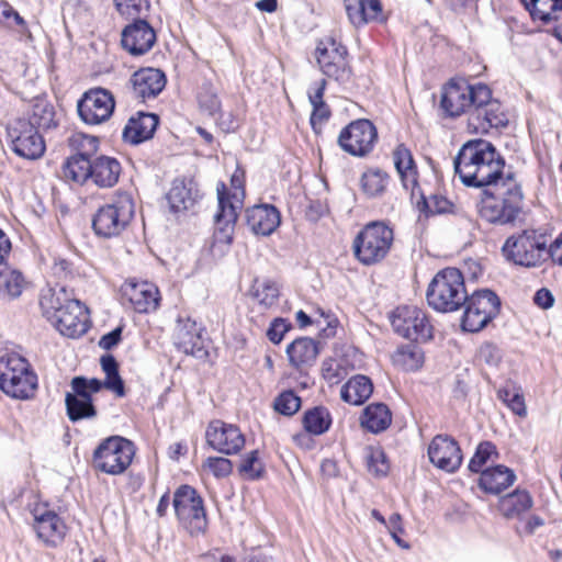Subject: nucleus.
I'll use <instances>...</instances> for the list:
<instances>
[{"label": "nucleus", "instance_id": "1", "mask_svg": "<svg viewBox=\"0 0 562 562\" xmlns=\"http://www.w3.org/2000/svg\"><path fill=\"white\" fill-rule=\"evenodd\" d=\"M454 172L470 188H482L506 177V161L495 145L483 138L465 142L454 161Z\"/></svg>", "mask_w": 562, "mask_h": 562}, {"label": "nucleus", "instance_id": "2", "mask_svg": "<svg viewBox=\"0 0 562 562\" xmlns=\"http://www.w3.org/2000/svg\"><path fill=\"white\" fill-rule=\"evenodd\" d=\"M524 200L522 187L517 175L507 171L506 177L482 187L476 212L487 224L510 225L522 215Z\"/></svg>", "mask_w": 562, "mask_h": 562}, {"label": "nucleus", "instance_id": "3", "mask_svg": "<svg viewBox=\"0 0 562 562\" xmlns=\"http://www.w3.org/2000/svg\"><path fill=\"white\" fill-rule=\"evenodd\" d=\"M502 255L515 266L540 268L551 259L550 234L543 228L533 227L516 232L506 238Z\"/></svg>", "mask_w": 562, "mask_h": 562}, {"label": "nucleus", "instance_id": "4", "mask_svg": "<svg viewBox=\"0 0 562 562\" xmlns=\"http://www.w3.org/2000/svg\"><path fill=\"white\" fill-rule=\"evenodd\" d=\"M216 193L218 207L215 214V236L220 241L231 244L234 226L246 198V170L240 164H237L232 173L229 186L224 181L217 182Z\"/></svg>", "mask_w": 562, "mask_h": 562}, {"label": "nucleus", "instance_id": "5", "mask_svg": "<svg viewBox=\"0 0 562 562\" xmlns=\"http://www.w3.org/2000/svg\"><path fill=\"white\" fill-rule=\"evenodd\" d=\"M394 228L385 221H371L355 235L351 250L355 260L364 267L382 263L394 246Z\"/></svg>", "mask_w": 562, "mask_h": 562}, {"label": "nucleus", "instance_id": "6", "mask_svg": "<svg viewBox=\"0 0 562 562\" xmlns=\"http://www.w3.org/2000/svg\"><path fill=\"white\" fill-rule=\"evenodd\" d=\"M467 299L464 276L454 267L439 270L430 281L426 292L428 305L440 313L459 311Z\"/></svg>", "mask_w": 562, "mask_h": 562}, {"label": "nucleus", "instance_id": "7", "mask_svg": "<svg viewBox=\"0 0 562 562\" xmlns=\"http://www.w3.org/2000/svg\"><path fill=\"white\" fill-rule=\"evenodd\" d=\"M38 387V378L32 364L18 352L0 357V390L11 398L30 400Z\"/></svg>", "mask_w": 562, "mask_h": 562}, {"label": "nucleus", "instance_id": "8", "mask_svg": "<svg viewBox=\"0 0 562 562\" xmlns=\"http://www.w3.org/2000/svg\"><path fill=\"white\" fill-rule=\"evenodd\" d=\"M135 454L136 447L132 440L117 435L109 436L94 448L91 468L95 472L117 476L128 470Z\"/></svg>", "mask_w": 562, "mask_h": 562}, {"label": "nucleus", "instance_id": "9", "mask_svg": "<svg viewBox=\"0 0 562 562\" xmlns=\"http://www.w3.org/2000/svg\"><path fill=\"white\" fill-rule=\"evenodd\" d=\"M172 506L179 525L191 536L205 535L209 518L200 493L189 484H181L173 493Z\"/></svg>", "mask_w": 562, "mask_h": 562}, {"label": "nucleus", "instance_id": "10", "mask_svg": "<svg viewBox=\"0 0 562 562\" xmlns=\"http://www.w3.org/2000/svg\"><path fill=\"white\" fill-rule=\"evenodd\" d=\"M314 57L327 81L346 85L352 79L349 50L335 35H327L316 42Z\"/></svg>", "mask_w": 562, "mask_h": 562}, {"label": "nucleus", "instance_id": "11", "mask_svg": "<svg viewBox=\"0 0 562 562\" xmlns=\"http://www.w3.org/2000/svg\"><path fill=\"white\" fill-rule=\"evenodd\" d=\"M135 204L127 192H116L111 202L100 206L92 218V229L103 238L120 236L134 217Z\"/></svg>", "mask_w": 562, "mask_h": 562}, {"label": "nucleus", "instance_id": "12", "mask_svg": "<svg viewBox=\"0 0 562 562\" xmlns=\"http://www.w3.org/2000/svg\"><path fill=\"white\" fill-rule=\"evenodd\" d=\"M390 322L398 336L412 342L424 344L434 339L431 317L417 305H398L392 311Z\"/></svg>", "mask_w": 562, "mask_h": 562}, {"label": "nucleus", "instance_id": "13", "mask_svg": "<svg viewBox=\"0 0 562 562\" xmlns=\"http://www.w3.org/2000/svg\"><path fill=\"white\" fill-rule=\"evenodd\" d=\"M485 98L486 85H471L464 78H452L442 88L440 106L447 116L459 117Z\"/></svg>", "mask_w": 562, "mask_h": 562}, {"label": "nucleus", "instance_id": "14", "mask_svg": "<svg viewBox=\"0 0 562 562\" xmlns=\"http://www.w3.org/2000/svg\"><path fill=\"white\" fill-rule=\"evenodd\" d=\"M31 514L33 517L32 529L45 548L56 549L65 542L69 533V526L47 502L34 504Z\"/></svg>", "mask_w": 562, "mask_h": 562}, {"label": "nucleus", "instance_id": "15", "mask_svg": "<svg viewBox=\"0 0 562 562\" xmlns=\"http://www.w3.org/2000/svg\"><path fill=\"white\" fill-rule=\"evenodd\" d=\"M461 317V327L464 331L477 333L487 326L501 311V300L488 289L474 291L468 294Z\"/></svg>", "mask_w": 562, "mask_h": 562}, {"label": "nucleus", "instance_id": "16", "mask_svg": "<svg viewBox=\"0 0 562 562\" xmlns=\"http://www.w3.org/2000/svg\"><path fill=\"white\" fill-rule=\"evenodd\" d=\"M248 319L260 326L277 311L281 297L280 283L271 278H254L249 289Z\"/></svg>", "mask_w": 562, "mask_h": 562}, {"label": "nucleus", "instance_id": "17", "mask_svg": "<svg viewBox=\"0 0 562 562\" xmlns=\"http://www.w3.org/2000/svg\"><path fill=\"white\" fill-rule=\"evenodd\" d=\"M70 392L65 395L66 415L71 423L92 420L98 417V408L93 395L99 393V383L88 381L83 375L74 376Z\"/></svg>", "mask_w": 562, "mask_h": 562}, {"label": "nucleus", "instance_id": "18", "mask_svg": "<svg viewBox=\"0 0 562 562\" xmlns=\"http://www.w3.org/2000/svg\"><path fill=\"white\" fill-rule=\"evenodd\" d=\"M379 140L378 128L369 119H356L348 123L338 134L339 148L352 156L363 158L369 156Z\"/></svg>", "mask_w": 562, "mask_h": 562}, {"label": "nucleus", "instance_id": "19", "mask_svg": "<svg viewBox=\"0 0 562 562\" xmlns=\"http://www.w3.org/2000/svg\"><path fill=\"white\" fill-rule=\"evenodd\" d=\"M5 132L11 149L18 156L35 160L44 155L46 146L40 128L33 126L25 117L10 120Z\"/></svg>", "mask_w": 562, "mask_h": 562}, {"label": "nucleus", "instance_id": "20", "mask_svg": "<svg viewBox=\"0 0 562 562\" xmlns=\"http://www.w3.org/2000/svg\"><path fill=\"white\" fill-rule=\"evenodd\" d=\"M116 101L113 93L102 87L85 91L77 102L80 120L87 125H100L108 122L114 113Z\"/></svg>", "mask_w": 562, "mask_h": 562}, {"label": "nucleus", "instance_id": "21", "mask_svg": "<svg viewBox=\"0 0 562 562\" xmlns=\"http://www.w3.org/2000/svg\"><path fill=\"white\" fill-rule=\"evenodd\" d=\"M476 102L467 120V131L470 134L486 135L492 130H501L508 125V116L498 100L493 99L492 90L487 87V98Z\"/></svg>", "mask_w": 562, "mask_h": 562}, {"label": "nucleus", "instance_id": "22", "mask_svg": "<svg viewBox=\"0 0 562 562\" xmlns=\"http://www.w3.org/2000/svg\"><path fill=\"white\" fill-rule=\"evenodd\" d=\"M77 173L66 182L78 186L86 184L89 180L98 188H112L120 179L122 172L121 162L111 156L100 155L94 157L88 167H77Z\"/></svg>", "mask_w": 562, "mask_h": 562}, {"label": "nucleus", "instance_id": "23", "mask_svg": "<svg viewBox=\"0 0 562 562\" xmlns=\"http://www.w3.org/2000/svg\"><path fill=\"white\" fill-rule=\"evenodd\" d=\"M120 292L122 304L138 314L153 313L160 305L161 295L158 286L147 280L128 278L121 285Z\"/></svg>", "mask_w": 562, "mask_h": 562}, {"label": "nucleus", "instance_id": "24", "mask_svg": "<svg viewBox=\"0 0 562 562\" xmlns=\"http://www.w3.org/2000/svg\"><path fill=\"white\" fill-rule=\"evenodd\" d=\"M205 442L223 456H236L245 448L246 437L237 425L212 419L205 429Z\"/></svg>", "mask_w": 562, "mask_h": 562}, {"label": "nucleus", "instance_id": "25", "mask_svg": "<svg viewBox=\"0 0 562 562\" xmlns=\"http://www.w3.org/2000/svg\"><path fill=\"white\" fill-rule=\"evenodd\" d=\"M428 458L437 469L447 473L457 472L463 461L459 442L450 435H436L428 445Z\"/></svg>", "mask_w": 562, "mask_h": 562}, {"label": "nucleus", "instance_id": "26", "mask_svg": "<svg viewBox=\"0 0 562 562\" xmlns=\"http://www.w3.org/2000/svg\"><path fill=\"white\" fill-rule=\"evenodd\" d=\"M68 146L74 151L66 158L60 168V177L67 181L77 173V167H88L97 155L100 146L99 138L83 133H74L68 139Z\"/></svg>", "mask_w": 562, "mask_h": 562}, {"label": "nucleus", "instance_id": "27", "mask_svg": "<svg viewBox=\"0 0 562 562\" xmlns=\"http://www.w3.org/2000/svg\"><path fill=\"white\" fill-rule=\"evenodd\" d=\"M391 159L402 187L414 196L420 191V172L412 149L405 143H398L391 151Z\"/></svg>", "mask_w": 562, "mask_h": 562}, {"label": "nucleus", "instance_id": "28", "mask_svg": "<svg viewBox=\"0 0 562 562\" xmlns=\"http://www.w3.org/2000/svg\"><path fill=\"white\" fill-rule=\"evenodd\" d=\"M321 350L318 340L307 336L296 337L285 348L289 367L301 375L307 374L316 363Z\"/></svg>", "mask_w": 562, "mask_h": 562}, {"label": "nucleus", "instance_id": "29", "mask_svg": "<svg viewBox=\"0 0 562 562\" xmlns=\"http://www.w3.org/2000/svg\"><path fill=\"white\" fill-rule=\"evenodd\" d=\"M342 3L349 23L356 29L389 20L382 0H342Z\"/></svg>", "mask_w": 562, "mask_h": 562}, {"label": "nucleus", "instance_id": "30", "mask_svg": "<svg viewBox=\"0 0 562 562\" xmlns=\"http://www.w3.org/2000/svg\"><path fill=\"white\" fill-rule=\"evenodd\" d=\"M132 95L142 101L155 99L165 89L167 77L158 68L144 67L136 70L128 80Z\"/></svg>", "mask_w": 562, "mask_h": 562}, {"label": "nucleus", "instance_id": "31", "mask_svg": "<svg viewBox=\"0 0 562 562\" xmlns=\"http://www.w3.org/2000/svg\"><path fill=\"white\" fill-rule=\"evenodd\" d=\"M56 329L65 337L79 338L85 335L89 327L88 308L79 300L66 305L64 312L52 319Z\"/></svg>", "mask_w": 562, "mask_h": 562}, {"label": "nucleus", "instance_id": "32", "mask_svg": "<svg viewBox=\"0 0 562 562\" xmlns=\"http://www.w3.org/2000/svg\"><path fill=\"white\" fill-rule=\"evenodd\" d=\"M203 328L190 316L179 317L175 331V345L178 350L194 357L206 355L202 337Z\"/></svg>", "mask_w": 562, "mask_h": 562}, {"label": "nucleus", "instance_id": "33", "mask_svg": "<svg viewBox=\"0 0 562 562\" xmlns=\"http://www.w3.org/2000/svg\"><path fill=\"white\" fill-rule=\"evenodd\" d=\"M121 43L131 55H144L155 45L156 33L146 19L135 20L123 29Z\"/></svg>", "mask_w": 562, "mask_h": 562}, {"label": "nucleus", "instance_id": "34", "mask_svg": "<svg viewBox=\"0 0 562 562\" xmlns=\"http://www.w3.org/2000/svg\"><path fill=\"white\" fill-rule=\"evenodd\" d=\"M160 119L155 113L138 111L125 124L122 133L123 140L138 145L153 138Z\"/></svg>", "mask_w": 562, "mask_h": 562}, {"label": "nucleus", "instance_id": "35", "mask_svg": "<svg viewBox=\"0 0 562 562\" xmlns=\"http://www.w3.org/2000/svg\"><path fill=\"white\" fill-rule=\"evenodd\" d=\"M246 220L252 233L269 236L279 227L281 215L274 205L258 204L247 209Z\"/></svg>", "mask_w": 562, "mask_h": 562}, {"label": "nucleus", "instance_id": "36", "mask_svg": "<svg viewBox=\"0 0 562 562\" xmlns=\"http://www.w3.org/2000/svg\"><path fill=\"white\" fill-rule=\"evenodd\" d=\"M326 88L327 80L319 79L307 90V98L312 105L310 124L317 135L322 134L324 125L329 121L333 114L329 105L324 100Z\"/></svg>", "mask_w": 562, "mask_h": 562}, {"label": "nucleus", "instance_id": "37", "mask_svg": "<svg viewBox=\"0 0 562 562\" xmlns=\"http://www.w3.org/2000/svg\"><path fill=\"white\" fill-rule=\"evenodd\" d=\"M516 481V474L506 465L497 464L484 469L477 479V486L490 495H499Z\"/></svg>", "mask_w": 562, "mask_h": 562}, {"label": "nucleus", "instance_id": "38", "mask_svg": "<svg viewBox=\"0 0 562 562\" xmlns=\"http://www.w3.org/2000/svg\"><path fill=\"white\" fill-rule=\"evenodd\" d=\"M392 420L393 415L390 407L381 402L367 405L359 418L361 428L371 434L385 431L391 426Z\"/></svg>", "mask_w": 562, "mask_h": 562}, {"label": "nucleus", "instance_id": "39", "mask_svg": "<svg viewBox=\"0 0 562 562\" xmlns=\"http://www.w3.org/2000/svg\"><path fill=\"white\" fill-rule=\"evenodd\" d=\"M200 198V191L193 180H175L167 199L170 209L175 212L187 211L192 207Z\"/></svg>", "mask_w": 562, "mask_h": 562}, {"label": "nucleus", "instance_id": "40", "mask_svg": "<svg viewBox=\"0 0 562 562\" xmlns=\"http://www.w3.org/2000/svg\"><path fill=\"white\" fill-rule=\"evenodd\" d=\"M101 369L105 375L104 380L98 378H88V381L99 383V391L105 389L121 398L126 395V389L122 376L120 375V366L115 357L111 353L101 356Z\"/></svg>", "mask_w": 562, "mask_h": 562}, {"label": "nucleus", "instance_id": "41", "mask_svg": "<svg viewBox=\"0 0 562 562\" xmlns=\"http://www.w3.org/2000/svg\"><path fill=\"white\" fill-rule=\"evenodd\" d=\"M77 301L74 290H68L66 285L56 283L42 295L40 304L44 315L52 321L61 311L64 312L68 303Z\"/></svg>", "mask_w": 562, "mask_h": 562}, {"label": "nucleus", "instance_id": "42", "mask_svg": "<svg viewBox=\"0 0 562 562\" xmlns=\"http://www.w3.org/2000/svg\"><path fill=\"white\" fill-rule=\"evenodd\" d=\"M533 506V498L527 490L516 488L498 501V509L507 519L520 518Z\"/></svg>", "mask_w": 562, "mask_h": 562}, {"label": "nucleus", "instance_id": "43", "mask_svg": "<svg viewBox=\"0 0 562 562\" xmlns=\"http://www.w3.org/2000/svg\"><path fill=\"white\" fill-rule=\"evenodd\" d=\"M533 22L547 25L557 22L562 14V0H520Z\"/></svg>", "mask_w": 562, "mask_h": 562}, {"label": "nucleus", "instance_id": "44", "mask_svg": "<svg viewBox=\"0 0 562 562\" xmlns=\"http://www.w3.org/2000/svg\"><path fill=\"white\" fill-rule=\"evenodd\" d=\"M360 190L369 199L385 194L391 183V176L379 167L366 169L360 177Z\"/></svg>", "mask_w": 562, "mask_h": 562}, {"label": "nucleus", "instance_id": "45", "mask_svg": "<svg viewBox=\"0 0 562 562\" xmlns=\"http://www.w3.org/2000/svg\"><path fill=\"white\" fill-rule=\"evenodd\" d=\"M392 363L397 369L405 372L419 370L425 362V353L416 342L402 344L391 357Z\"/></svg>", "mask_w": 562, "mask_h": 562}, {"label": "nucleus", "instance_id": "46", "mask_svg": "<svg viewBox=\"0 0 562 562\" xmlns=\"http://www.w3.org/2000/svg\"><path fill=\"white\" fill-rule=\"evenodd\" d=\"M373 393V383L362 374L351 376L341 387V400L351 405L363 404Z\"/></svg>", "mask_w": 562, "mask_h": 562}, {"label": "nucleus", "instance_id": "47", "mask_svg": "<svg viewBox=\"0 0 562 562\" xmlns=\"http://www.w3.org/2000/svg\"><path fill=\"white\" fill-rule=\"evenodd\" d=\"M333 424V417L329 409L325 406H314L304 412L302 425L304 430L313 436H321L329 430Z\"/></svg>", "mask_w": 562, "mask_h": 562}, {"label": "nucleus", "instance_id": "48", "mask_svg": "<svg viewBox=\"0 0 562 562\" xmlns=\"http://www.w3.org/2000/svg\"><path fill=\"white\" fill-rule=\"evenodd\" d=\"M195 100L201 113L214 117L221 112L222 102L217 87L210 80L202 81L195 92Z\"/></svg>", "mask_w": 562, "mask_h": 562}, {"label": "nucleus", "instance_id": "49", "mask_svg": "<svg viewBox=\"0 0 562 562\" xmlns=\"http://www.w3.org/2000/svg\"><path fill=\"white\" fill-rule=\"evenodd\" d=\"M24 117L40 130H48L56 126L55 109L45 98L33 99L27 116Z\"/></svg>", "mask_w": 562, "mask_h": 562}, {"label": "nucleus", "instance_id": "50", "mask_svg": "<svg viewBox=\"0 0 562 562\" xmlns=\"http://www.w3.org/2000/svg\"><path fill=\"white\" fill-rule=\"evenodd\" d=\"M29 282L24 276L14 269L1 268L0 270V296L13 300L19 297L27 288Z\"/></svg>", "mask_w": 562, "mask_h": 562}, {"label": "nucleus", "instance_id": "51", "mask_svg": "<svg viewBox=\"0 0 562 562\" xmlns=\"http://www.w3.org/2000/svg\"><path fill=\"white\" fill-rule=\"evenodd\" d=\"M355 367L345 356L327 357L321 367L322 378L330 385L339 384Z\"/></svg>", "mask_w": 562, "mask_h": 562}, {"label": "nucleus", "instance_id": "52", "mask_svg": "<svg viewBox=\"0 0 562 562\" xmlns=\"http://www.w3.org/2000/svg\"><path fill=\"white\" fill-rule=\"evenodd\" d=\"M418 210L427 217L441 214H456L458 206L454 202L442 194H431L429 198L420 194L417 201Z\"/></svg>", "mask_w": 562, "mask_h": 562}, {"label": "nucleus", "instance_id": "53", "mask_svg": "<svg viewBox=\"0 0 562 562\" xmlns=\"http://www.w3.org/2000/svg\"><path fill=\"white\" fill-rule=\"evenodd\" d=\"M237 471L240 477L247 481H257L262 479L266 474V465L261 460L260 451L255 449L243 456Z\"/></svg>", "mask_w": 562, "mask_h": 562}, {"label": "nucleus", "instance_id": "54", "mask_svg": "<svg viewBox=\"0 0 562 562\" xmlns=\"http://www.w3.org/2000/svg\"><path fill=\"white\" fill-rule=\"evenodd\" d=\"M497 397L501 400L515 415L525 418L527 416V407L521 389L515 384H507L497 391Z\"/></svg>", "mask_w": 562, "mask_h": 562}, {"label": "nucleus", "instance_id": "55", "mask_svg": "<svg viewBox=\"0 0 562 562\" xmlns=\"http://www.w3.org/2000/svg\"><path fill=\"white\" fill-rule=\"evenodd\" d=\"M498 457L497 448L492 441H481L469 461L468 469L473 473H481L490 460L498 459Z\"/></svg>", "mask_w": 562, "mask_h": 562}, {"label": "nucleus", "instance_id": "56", "mask_svg": "<svg viewBox=\"0 0 562 562\" xmlns=\"http://www.w3.org/2000/svg\"><path fill=\"white\" fill-rule=\"evenodd\" d=\"M234 470V463L224 456L207 457L201 464V473L212 475L217 480L228 477Z\"/></svg>", "mask_w": 562, "mask_h": 562}, {"label": "nucleus", "instance_id": "57", "mask_svg": "<svg viewBox=\"0 0 562 562\" xmlns=\"http://www.w3.org/2000/svg\"><path fill=\"white\" fill-rule=\"evenodd\" d=\"M116 11L126 20L145 19L149 12L148 0H114Z\"/></svg>", "mask_w": 562, "mask_h": 562}, {"label": "nucleus", "instance_id": "58", "mask_svg": "<svg viewBox=\"0 0 562 562\" xmlns=\"http://www.w3.org/2000/svg\"><path fill=\"white\" fill-rule=\"evenodd\" d=\"M0 24L9 29H15L22 35L31 37L26 21L9 2L3 0H0Z\"/></svg>", "mask_w": 562, "mask_h": 562}, {"label": "nucleus", "instance_id": "59", "mask_svg": "<svg viewBox=\"0 0 562 562\" xmlns=\"http://www.w3.org/2000/svg\"><path fill=\"white\" fill-rule=\"evenodd\" d=\"M273 408L281 415L293 416L301 408V397L293 390H285L274 398Z\"/></svg>", "mask_w": 562, "mask_h": 562}, {"label": "nucleus", "instance_id": "60", "mask_svg": "<svg viewBox=\"0 0 562 562\" xmlns=\"http://www.w3.org/2000/svg\"><path fill=\"white\" fill-rule=\"evenodd\" d=\"M367 460L369 472L376 476H385L389 473L390 463L382 448H370Z\"/></svg>", "mask_w": 562, "mask_h": 562}, {"label": "nucleus", "instance_id": "61", "mask_svg": "<svg viewBox=\"0 0 562 562\" xmlns=\"http://www.w3.org/2000/svg\"><path fill=\"white\" fill-rule=\"evenodd\" d=\"M316 314H318L321 318V326H317L319 328L318 337L324 340L334 338L339 326V319L337 316L331 312H326L319 307L316 308Z\"/></svg>", "mask_w": 562, "mask_h": 562}, {"label": "nucleus", "instance_id": "62", "mask_svg": "<svg viewBox=\"0 0 562 562\" xmlns=\"http://www.w3.org/2000/svg\"><path fill=\"white\" fill-rule=\"evenodd\" d=\"M291 322L283 317H274L267 329L266 336L273 345H279L284 336L292 330Z\"/></svg>", "mask_w": 562, "mask_h": 562}, {"label": "nucleus", "instance_id": "63", "mask_svg": "<svg viewBox=\"0 0 562 562\" xmlns=\"http://www.w3.org/2000/svg\"><path fill=\"white\" fill-rule=\"evenodd\" d=\"M385 526L387 527L392 538L397 543V546H400L403 549H409L408 542L404 541L401 538V535L404 533V527L400 514L395 513L391 515Z\"/></svg>", "mask_w": 562, "mask_h": 562}, {"label": "nucleus", "instance_id": "64", "mask_svg": "<svg viewBox=\"0 0 562 562\" xmlns=\"http://www.w3.org/2000/svg\"><path fill=\"white\" fill-rule=\"evenodd\" d=\"M123 328L121 326L114 328L110 333L103 335L99 340V347L103 350H111L122 340Z\"/></svg>", "mask_w": 562, "mask_h": 562}]
</instances>
